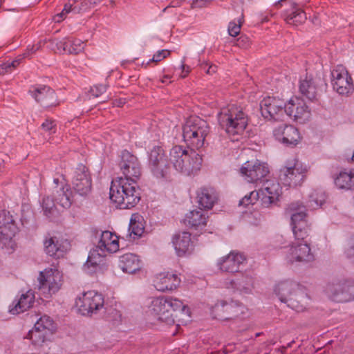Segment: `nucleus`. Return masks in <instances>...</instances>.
Masks as SVG:
<instances>
[{
    "label": "nucleus",
    "mask_w": 354,
    "mask_h": 354,
    "mask_svg": "<svg viewBox=\"0 0 354 354\" xmlns=\"http://www.w3.org/2000/svg\"><path fill=\"white\" fill-rule=\"evenodd\" d=\"M146 314L151 322L167 324H183L189 316V309L180 300L166 296L150 297L146 305Z\"/></svg>",
    "instance_id": "obj_1"
},
{
    "label": "nucleus",
    "mask_w": 354,
    "mask_h": 354,
    "mask_svg": "<svg viewBox=\"0 0 354 354\" xmlns=\"http://www.w3.org/2000/svg\"><path fill=\"white\" fill-rule=\"evenodd\" d=\"M109 197L120 209H131L140 200V188L135 180L119 177L111 183Z\"/></svg>",
    "instance_id": "obj_2"
},
{
    "label": "nucleus",
    "mask_w": 354,
    "mask_h": 354,
    "mask_svg": "<svg viewBox=\"0 0 354 354\" xmlns=\"http://www.w3.org/2000/svg\"><path fill=\"white\" fill-rule=\"evenodd\" d=\"M202 162V157L190 147L175 145L169 151V163L184 175L196 174L201 169Z\"/></svg>",
    "instance_id": "obj_3"
},
{
    "label": "nucleus",
    "mask_w": 354,
    "mask_h": 354,
    "mask_svg": "<svg viewBox=\"0 0 354 354\" xmlns=\"http://www.w3.org/2000/svg\"><path fill=\"white\" fill-rule=\"evenodd\" d=\"M218 120L221 127L230 136L241 135L248 122L245 113L234 104H229L221 109L218 114Z\"/></svg>",
    "instance_id": "obj_4"
},
{
    "label": "nucleus",
    "mask_w": 354,
    "mask_h": 354,
    "mask_svg": "<svg viewBox=\"0 0 354 354\" xmlns=\"http://www.w3.org/2000/svg\"><path fill=\"white\" fill-rule=\"evenodd\" d=\"M209 133L207 122L197 116L189 118L183 127V138L188 147L199 149L204 147Z\"/></svg>",
    "instance_id": "obj_5"
},
{
    "label": "nucleus",
    "mask_w": 354,
    "mask_h": 354,
    "mask_svg": "<svg viewBox=\"0 0 354 354\" xmlns=\"http://www.w3.org/2000/svg\"><path fill=\"white\" fill-rule=\"evenodd\" d=\"M326 194L322 190H313L309 193L308 198L305 201V205L303 202H297L291 203L289 205V209L291 214V226L295 225L306 226L307 221L306 211L316 209L325 203Z\"/></svg>",
    "instance_id": "obj_6"
},
{
    "label": "nucleus",
    "mask_w": 354,
    "mask_h": 354,
    "mask_svg": "<svg viewBox=\"0 0 354 354\" xmlns=\"http://www.w3.org/2000/svg\"><path fill=\"white\" fill-rule=\"evenodd\" d=\"M309 167L297 158L286 160L279 169V179L288 187L300 186L305 181Z\"/></svg>",
    "instance_id": "obj_7"
},
{
    "label": "nucleus",
    "mask_w": 354,
    "mask_h": 354,
    "mask_svg": "<svg viewBox=\"0 0 354 354\" xmlns=\"http://www.w3.org/2000/svg\"><path fill=\"white\" fill-rule=\"evenodd\" d=\"M119 250V245H95L90 250L84 269L88 273H103L106 270L105 257Z\"/></svg>",
    "instance_id": "obj_8"
},
{
    "label": "nucleus",
    "mask_w": 354,
    "mask_h": 354,
    "mask_svg": "<svg viewBox=\"0 0 354 354\" xmlns=\"http://www.w3.org/2000/svg\"><path fill=\"white\" fill-rule=\"evenodd\" d=\"M37 280L39 290L46 299H50L56 295L64 285L63 274L54 268H46L40 272Z\"/></svg>",
    "instance_id": "obj_9"
},
{
    "label": "nucleus",
    "mask_w": 354,
    "mask_h": 354,
    "mask_svg": "<svg viewBox=\"0 0 354 354\" xmlns=\"http://www.w3.org/2000/svg\"><path fill=\"white\" fill-rule=\"evenodd\" d=\"M56 330V324L49 316L41 317L35 324L34 327L28 333L27 337L35 346H41L51 340Z\"/></svg>",
    "instance_id": "obj_10"
},
{
    "label": "nucleus",
    "mask_w": 354,
    "mask_h": 354,
    "mask_svg": "<svg viewBox=\"0 0 354 354\" xmlns=\"http://www.w3.org/2000/svg\"><path fill=\"white\" fill-rule=\"evenodd\" d=\"M104 306L102 295L94 290L83 292L77 296L75 307L84 316L91 315L101 309Z\"/></svg>",
    "instance_id": "obj_11"
},
{
    "label": "nucleus",
    "mask_w": 354,
    "mask_h": 354,
    "mask_svg": "<svg viewBox=\"0 0 354 354\" xmlns=\"http://www.w3.org/2000/svg\"><path fill=\"white\" fill-rule=\"evenodd\" d=\"M331 84L334 91L342 95H348L354 91L351 75L343 65H337L331 72Z\"/></svg>",
    "instance_id": "obj_12"
},
{
    "label": "nucleus",
    "mask_w": 354,
    "mask_h": 354,
    "mask_svg": "<svg viewBox=\"0 0 354 354\" xmlns=\"http://www.w3.org/2000/svg\"><path fill=\"white\" fill-rule=\"evenodd\" d=\"M269 171L268 164L257 159L246 161L240 168L241 176L250 183L261 182Z\"/></svg>",
    "instance_id": "obj_13"
},
{
    "label": "nucleus",
    "mask_w": 354,
    "mask_h": 354,
    "mask_svg": "<svg viewBox=\"0 0 354 354\" xmlns=\"http://www.w3.org/2000/svg\"><path fill=\"white\" fill-rule=\"evenodd\" d=\"M285 103L283 100L266 97L260 103L261 115L270 121H283L285 119Z\"/></svg>",
    "instance_id": "obj_14"
},
{
    "label": "nucleus",
    "mask_w": 354,
    "mask_h": 354,
    "mask_svg": "<svg viewBox=\"0 0 354 354\" xmlns=\"http://www.w3.org/2000/svg\"><path fill=\"white\" fill-rule=\"evenodd\" d=\"M285 116L294 121L304 124L308 122L311 117V111L304 100L298 97H291L285 103Z\"/></svg>",
    "instance_id": "obj_15"
},
{
    "label": "nucleus",
    "mask_w": 354,
    "mask_h": 354,
    "mask_svg": "<svg viewBox=\"0 0 354 354\" xmlns=\"http://www.w3.org/2000/svg\"><path fill=\"white\" fill-rule=\"evenodd\" d=\"M273 136L279 143L294 147L299 145L302 139L297 128L291 124H281L273 129Z\"/></svg>",
    "instance_id": "obj_16"
},
{
    "label": "nucleus",
    "mask_w": 354,
    "mask_h": 354,
    "mask_svg": "<svg viewBox=\"0 0 354 354\" xmlns=\"http://www.w3.org/2000/svg\"><path fill=\"white\" fill-rule=\"evenodd\" d=\"M165 157L164 150L161 147H153L149 153V167L158 178H165L168 172V163Z\"/></svg>",
    "instance_id": "obj_17"
},
{
    "label": "nucleus",
    "mask_w": 354,
    "mask_h": 354,
    "mask_svg": "<svg viewBox=\"0 0 354 354\" xmlns=\"http://www.w3.org/2000/svg\"><path fill=\"white\" fill-rule=\"evenodd\" d=\"M119 167L124 176L123 178L135 180L137 182L141 175V167L138 158L127 150L121 153Z\"/></svg>",
    "instance_id": "obj_18"
},
{
    "label": "nucleus",
    "mask_w": 354,
    "mask_h": 354,
    "mask_svg": "<svg viewBox=\"0 0 354 354\" xmlns=\"http://www.w3.org/2000/svg\"><path fill=\"white\" fill-rule=\"evenodd\" d=\"M19 232V227L11 213L6 209L0 211V241L3 243L11 242Z\"/></svg>",
    "instance_id": "obj_19"
},
{
    "label": "nucleus",
    "mask_w": 354,
    "mask_h": 354,
    "mask_svg": "<svg viewBox=\"0 0 354 354\" xmlns=\"http://www.w3.org/2000/svg\"><path fill=\"white\" fill-rule=\"evenodd\" d=\"M259 192L262 206L269 207L279 201L282 188L277 180L270 179L263 183Z\"/></svg>",
    "instance_id": "obj_20"
},
{
    "label": "nucleus",
    "mask_w": 354,
    "mask_h": 354,
    "mask_svg": "<svg viewBox=\"0 0 354 354\" xmlns=\"http://www.w3.org/2000/svg\"><path fill=\"white\" fill-rule=\"evenodd\" d=\"M29 93L35 101L44 108L55 106L59 104L55 91L49 86H34L30 89Z\"/></svg>",
    "instance_id": "obj_21"
},
{
    "label": "nucleus",
    "mask_w": 354,
    "mask_h": 354,
    "mask_svg": "<svg viewBox=\"0 0 354 354\" xmlns=\"http://www.w3.org/2000/svg\"><path fill=\"white\" fill-rule=\"evenodd\" d=\"M73 186L75 192L80 196H87L91 191L92 182L87 168L80 165L76 169L73 180Z\"/></svg>",
    "instance_id": "obj_22"
},
{
    "label": "nucleus",
    "mask_w": 354,
    "mask_h": 354,
    "mask_svg": "<svg viewBox=\"0 0 354 354\" xmlns=\"http://www.w3.org/2000/svg\"><path fill=\"white\" fill-rule=\"evenodd\" d=\"M153 283L158 291L164 292L176 289L180 283V279L176 273L164 271L154 277Z\"/></svg>",
    "instance_id": "obj_23"
},
{
    "label": "nucleus",
    "mask_w": 354,
    "mask_h": 354,
    "mask_svg": "<svg viewBox=\"0 0 354 354\" xmlns=\"http://www.w3.org/2000/svg\"><path fill=\"white\" fill-rule=\"evenodd\" d=\"M245 260V257L241 253L231 252L220 259L218 266L222 272L234 273L239 271L240 266Z\"/></svg>",
    "instance_id": "obj_24"
},
{
    "label": "nucleus",
    "mask_w": 354,
    "mask_h": 354,
    "mask_svg": "<svg viewBox=\"0 0 354 354\" xmlns=\"http://www.w3.org/2000/svg\"><path fill=\"white\" fill-rule=\"evenodd\" d=\"M318 80L310 75L301 77L299 80V90L301 94L310 101H315L318 95Z\"/></svg>",
    "instance_id": "obj_25"
},
{
    "label": "nucleus",
    "mask_w": 354,
    "mask_h": 354,
    "mask_svg": "<svg viewBox=\"0 0 354 354\" xmlns=\"http://www.w3.org/2000/svg\"><path fill=\"white\" fill-rule=\"evenodd\" d=\"M55 46L59 53L78 54L84 50L85 44L80 39L68 37L56 40Z\"/></svg>",
    "instance_id": "obj_26"
},
{
    "label": "nucleus",
    "mask_w": 354,
    "mask_h": 354,
    "mask_svg": "<svg viewBox=\"0 0 354 354\" xmlns=\"http://www.w3.org/2000/svg\"><path fill=\"white\" fill-rule=\"evenodd\" d=\"M333 181L338 189L354 192V168L340 171L334 176Z\"/></svg>",
    "instance_id": "obj_27"
},
{
    "label": "nucleus",
    "mask_w": 354,
    "mask_h": 354,
    "mask_svg": "<svg viewBox=\"0 0 354 354\" xmlns=\"http://www.w3.org/2000/svg\"><path fill=\"white\" fill-rule=\"evenodd\" d=\"M197 203L201 208L211 209L217 201V194L212 187H201L196 192Z\"/></svg>",
    "instance_id": "obj_28"
},
{
    "label": "nucleus",
    "mask_w": 354,
    "mask_h": 354,
    "mask_svg": "<svg viewBox=\"0 0 354 354\" xmlns=\"http://www.w3.org/2000/svg\"><path fill=\"white\" fill-rule=\"evenodd\" d=\"M208 215L201 209H194L187 213L185 216V223L193 228L198 229L206 226Z\"/></svg>",
    "instance_id": "obj_29"
},
{
    "label": "nucleus",
    "mask_w": 354,
    "mask_h": 354,
    "mask_svg": "<svg viewBox=\"0 0 354 354\" xmlns=\"http://www.w3.org/2000/svg\"><path fill=\"white\" fill-rule=\"evenodd\" d=\"M88 236L91 241L98 240V243H119L117 234L109 230L102 231L97 227H91Z\"/></svg>",
    "instance_id": "obj_30"
},
{
    "label": "nucleus",
    "mask_w": 354,
    "mask_h": 354,
    "mask_svg": "<svg viewBox=\"0 0 354 354\" xmlns=\"http://www.w3.org/2000/svg\"><path fill=\"white\" fill-rule=\"evenodd\" d=\"M145 221L139 214H133L131 216L129 225V236L132 240L140 238L145 232Z\"/></svg>",
    "instance_id": "obj_31"
},
{
    "label": "nucleus",
    "mask_w": 354,
    "mask_h": 354,
    "mask_svg": "<svg viewBox=\"0 0 354 354\" xmlns=\"http://www.w3.org/2000/svg\"><path fill=\"white\" fill-rule=\"evenodd\" d=\"M34 301V294L31 291H28L21 296L17 303L10 309V312L13 315L23 313L31 308Z\"/></svg>",
    "instance_id": "obj_32"
},
{
    "label": "nucleus",
    "mask_w": 354,
    "mask_h": 354,
    "mask_svg": "<svg viewBox=\"0 0 354 354\" xmlns=\"http://www.w3.org/2000/svg\"><path fill=\"white\" fill-rule=\"evenodd\" d=\"M121 268L127 273H134L140 268V261L136 255L127 254L122 257Z\"/></svg>",
    "instance_id": "obj_33"
},
{
    "label": "nucleus",
    "mask_w": 354,
    "mask_h": 354,
    "mask_svg": "<svg viewBox=\"0 0 354 354\" xmlns=\"http://www.w3.org/2000/svg\"><path fill=\"white\" fill-rule=\"evenodd\" d=\"M233 306L224 301L218 302L212 308V313L214 318L220 320H228L232 314Z\"/></svg>",
    "instance_id": "obj_34"
},
{
    "label": "nucleus",
    "mask_w": 354,
    "mask_h": 354,
    "mask_svg": "<svg viewBox=\"0 0 354 354\" xmlns=\"http://www.w3.org/2000/svg\"><path fill=\"white\" fill-rule=\"evenodd\" d=\"M57 204L62 209H68L72 204V192L68 186L62 187L57 192Z\"/></svg>",
    "instance_id": "obj_35"
},
{
    "label": "nucleus",
    "mask_w": 354,
    "mask_h": 354,
    "mask_svg": "<svg viewBox=\"0 0 354 354\" xmlns=\"http://www.w3.org/2000/svg\"><path fill=\"white\" fill-rule=\"evenodd\" d=\"M351 286L347 283L338 284L334 288L333 299L337 301H348L353 299L350 292Z\"/></svg>",
    "instance_id": "obj_36"
},
{
    "label": "nucleus",
    "mask_w": 354,
    "mask_h": 354,
    "mask_svg": "<svg viewBox=\"0 0 354 354\" xmlns=\"http://www.w3.org/2000/svg\"><path fill=\"white\" fill-rule=\"evenodd\" d=\"M41 207L44 214L48 218H51L57 215L59 209L57 206L55 205L53 198L46 196L43 198Z\"/></svg>",
    "instance_id": "obj_37"
},
{
    "label": "nucleus",
    "mask_w": 354,
    "mask_h": 354,
    "mask_svg": "<svg viewBox=\"0 0 354 354\" xmlns=\"http://www.w3.org/2000/svg\"><path fill=\"white\" fill-rule=\"evenodd\" d=\"M306 19L305 12L300 9L292 10L286 18V23L290 25L299 26Z\"/></svg>",
    "instance_id": "obj_38"
},
{
    "label": "nucleus",
    "mask_w": 354,
    "mask_h": 354,
    "mask_svg": "<svg viewBox=\"0 0 354 354\" xmlns=\"http://www.w3.org/2000/svg\"><path fill=\"white\" fill-rule=\"evenodd\" d=\"M259 200L261 201V196L259 190H254L250 192L248 194L243 197L239 203V206L248 207L250 205H254L257 201Z\"/></svg>",
    "instance_id": "obj_39"
},
{
    "label": "nucleus",
    "mask_w": 354,
    "mask_h": 354,
    "mask_svg": "<svg viewBox=\"0 0 354 354\" xmlns=\"http://www.w3.org/2000/svg\"><path fill=\"white\" fill-rule=\"evenodd\" d=\"M191 241V234L185 231L176 232L171 239V243H189Z\"/></svg>",
    "instance_id": "obj_40"
},
{
    "label": "nucleus",
    "mask_w": 354,
    "mask_h": 354,
    "mask_svg": "<svg viewBox=\"0 0 354 354\" xmlns=\"http://www.w3.org/2000/svg\"><path fill=\"white\" fill-rule=\"evenodd\" d=\"M292 229L295 238L297 241H305L308 236V225L304 227L295 225Z\"/></svg>",
    "instance_id": "obj_41"
},
{
    "label": "nucleus",
    "mask_w": 354,
    "mask_h": 354,
    "mask_svg": "<svg viewBox=\"0 0 354 354\" xmlns=\"http://www.w3.org/2000/svg\"><path fill=\"white\" fill-rule=\"evenodd\" d=\"M170 54L169 50L166 49L160 50L156 52L153 55L151 59H149L147 62H143L142 65L147 67L149 63L153 62H158L162 60L163 59L166 58L167 56H169Z\"/></svg>",
    "instance_id": "obj_42"
},
{
    "label": "nucleus",
    "mask_w": 354,
    "mask_h": 354,
    "mask_svg": "<svg viewBox=\"0 0 354 354\" xmlns=\"http://www.w3.org/2000/svg\"><path fill=\"white\" fill-rule=\"evenodd\" d=\"M75 10H76V6H74L73 7V5L71 3H67L64 5V7L62 10V11L56 15L55 17H54V21L57 23H59L60 21H62V20H64V19L66 17V15L73 11L75 12Z\"/></svg>",
    "instance_id": "obj_43"
},
{
    "label": "nucleus",
    "mask_w": 354,
    "mask_h": 354,
    "mask_svg": "<svg viewBox=\"0 0 354 354\" xmlns=\"http://www.w3.org/2000/svg\"><path fill=\"white\" fill-rule=\"evenodd\" d=\"M107 89V85L100 84H95L93 86L91 87L88 97H98L100 95H102L103 93H104L106 91Z\"/></svg>",
    "instance_id": "obj_44"
},
{
    "label": "nucleus",
    "mask_w": 354,
    "mask_h": 354,
    "mask_svg": "<svg viewBox=\"0 0 354 354\" xmlns=\"http://www.w3.org/2000/svg\"><path fill=\"white\" fill-rule=\"evenodd\" d=\"M41 128L48 134L54 133L56 131L55 122L50 120H46V121L42 123Z\"/></svg>",
    "instance_id": "obj_45"
},
{
    "label": "nucleus",
    "mask_w": 354,
    "mask_h": 354,
    "mask_svg": "<svg viewBox=\"0 0 354 354\" xmlns=\"http://www.w3.org/2000/svg\"><path fill=\"white\" fill-rule=\"evenodd\" d=\"M241 30V25L234 21H232L229 24L228 26V32L229 35L232 37L237 36Z\"/></svg>",
    "instance_id": "obj_46"
},
{
    "label": "nucleus",
    "mask_w": 354,
    "mask_h": 354,
    "mask_svg": "<svg viewBox=\"0 0 354 354\" xmlns=\"http://www.w3.org/2000/svg\"><path fill=\"white\" fill-rule=\"evenodd\" d=\"M46 253L50 256L59 257L58 245H48L45 249Z\"/></svg>",
    "instance_id": "obj_47"
},
{
    "label": "nucleus",
    "mask_w": 354,
    "mask_h": 354,
    "mask_svg": "<svg viewBox=\"0 0 354 354\" xmlns=\"http://www.w3.org/2000/svg\"><path fill=\"white\" fill-rule=\"evenodd\" d=\"M213 0H194L192 3L193 8H203L207 6Z\"/></svg>",
    "instance_id": "obj_48"
},
{
    "label": "nucleus",
    "mask_w": 354,
    "mask_h": 354,
    "mask_svg": "<svg viewBox=\"0 0 354 354\" xmlns=\"http://www.w3.org/2000/svg\"><path fill=\"white\" fill-rule=\"evenodd\" d=\"M175 250L179 257H183L188 251V247L187 245H176Z\"/></svg>",
    "instance_id": "obj_49"
},
{
    "label": "nucleus",
    "mask_w": 354,
    "mask_h": 354,
    "mask_svg": "<svg viewBox=\"0 0 354 354\" xmlns=\"http://www.w3.org/2000/svg\"><path fill=\"white\" fill-rule=\"evenodd\" d=\"M91 6L89 5L88 0H84V1L81 3V6H76L75 12L86 11Z\"/></svg>",
    "instance_id": "obj_50"
},
{
    "label": "nucleus",
    "mask_w": 354,
    "mask_h": 354,
    "mask_svg": "<svg viewBox=\"0 0 354 354\" xmlns=\"http://www.w3.org/2000/svg\"><path fill=\"white\" fill-rule=\"evenodd\" d=\"M24 57H21L20 56L19 57H18L17 59L12 61L11 62H8L6 64V68H9V67H13V68H15L17 67V66H19V64H20V61L23 59Z\"/></svg>",
    "instance_id": "obj_51"
},
{
    "label": "nucleus",
    "mask_w": 354,
    "mask_h": 354,
    "mask_svg": "<svg viewBox=\"0 0 354 354\" xmlns=\"http://www.w3.org/2000/svg\"><path fill=\"white\" fill-rule=\"evenodd\" d=\"M292 308L298 312L304 311L306 308L302 304H296L295 301L291 304Z\"/></svg>",
    "instance_id": "obj_52"
},
{
    "label": "nucleus",
    "mask_w": 354,
    "mask_h": 354,
    "mask_svg": "<svg viewBox=\"0 0 354 354\" xmlns=\"http://www.w3.org/2000/svg\"><path fill=\"white\" fill-rule=\"evenodd\" d=\"M289 286L288 284L287 283H281L280 285H279L278 286V290H279V294H281V292H288V293H289Z\"/></svg>",
    "instance_id": "obj_53"
},
{
    "label": "nucleus",
    "mask_w": 354,
    "mask_h": 354,
    "mask_svg": "<svg viewBox=\"0 0 354 354\" xmlns=\"http://www.w3.org/2000/svg\"><path fill=\"white\" fill-rule=\"evenodd\" d=\"M180 67L182 68V74L180 76L181 77H185L189 72V67L187 66V68L185 69V66L183 63L181 64Z\"/></svg>",
    "instance_id": "obj_54"
},
{
    "label": "nucleus",
    "mask_w": 354,
    "mask_h": 354,
    "mask_svg": "<svg viewBox=\"0 0 354 354\" xmlns=\"http://www.w3.org/2000/svg\"><path fill=\"white\" fill-rule=\"evenodd\" d=\"M216 71V66L215 65H211L208 67L206 73L208 74H213Z\"/></svg>",
    "instance_id": "obj_55"
},
{
    "label": "nucleus",
    "mask_w": 354,
    "mask_h": 354,
    "mask_svg": "<svg viewBox=\"0 0 354 354\" xmlns=\"http://www.w3.org/2000/svg\"><path fill=\"white\" fill-rule=\"evenodd\" d=\"M57 243V241L55 240V237H50L49 239H46L44 241V243H50V244H53V243Z\"/></svg>",
    "instance_id": "obj_56"
},
{
    "label": "nucleus",
    "mask_w": 354,
    "mask_h": 354,
    "mask_svg": "<svg viewBox=\"0 0 354 354\" xmlns=\"http://www.w3.org/2000/svg\"><path fill=\"white\" fill-rule=\"evenodd\" d=\"M161 82L164 84H168L171 82L170 77L168 75H164L161 80Z\"/></svg>",
    "instance_id": "obj_57"
},
{
    "label": "nucleus",
    "mask_w": 354,
    "mask_h": 354,
    "mask_svg": "<svg viewBox=\"0 0 354 354\" xmlns=\"http://www.w3.org/2000/svg\"><path fill=\"white\" fill-rule=\"evenodd\" d=\"M101 0H88V3H89V5L91 6H93L94 5H96L97 3H98Z\"/></svg>",
    "instance_id": "obj_58"
},
{
    "label": "nucleus",
    "mask_w": 354,
    "mask_h": 354,
    "mask_svg": "<svg viewBox=\"0 0 354 354\" xmlns=\"http://www.w3.org/2000/svg\"><path fill=\"white\" fill-rule=\"evenodd\" d=\"M54 182H55V183H57L58 180H57V179H54Z\"/></svg>",
    "instance_id": "obj_59"
}]
</instances>
